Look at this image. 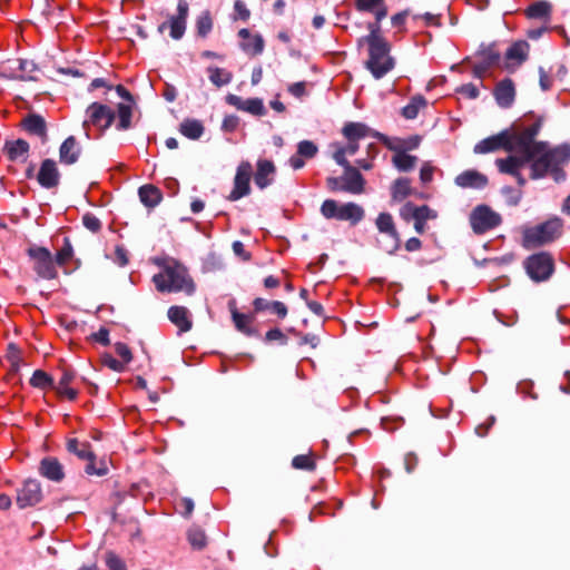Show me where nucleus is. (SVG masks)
Listing matches in <instances>:
<instances>
[{"label": "nucleus", "mask_w": 570, "mask_h": 570, "mask_svg": "<svg viewBox=\"0 0 570 570\" xmlns=\"http://www.w3.org/2000/svg\"><path fill=\"white\" fill-rule=\"evenodd\" d=\"M541 126L542 121L537 119L530 125L510 130L515 154L495 160L499 171L515 177L520 186L525 184V178L520 173L525 165H530L532 179L548 174L556 181L564 179L561 167L570 159V148L566 145L552 148L547 142L534 141Z\"/></svg>", "instance_id": "obj_1"}, {"label": "nucleus", "mask_w": 570, "mask_h": 570, "mask_svg": "<svg viewBox=\"0 0 570 570\" xmlns=\"http://www.w3.org/2000/svg\"><path fill=\"white\" fill-rule=\"evenodd\" d=\"M159 266L161 267L160 272L153 276V282L158 292L194 294L195 283L183 264L176 259L167 258Z\"/></svg>", "instance_id": "obj_2"}, {"label": "nucleus", "mask_w": 570, "mask_h": 570, "mask_svg": "<svg viewBox=\"0 0 570 570\" xmlns=\"http://www.w3.org/2000/svg\"><path fill=\"white\" fill-rule=\"evenodd\" d=\"M370 30V35L365 38L368 46L366 67L375 79H381L394 68L395 62L390 55L389 42L380 33V27L371 24Z\"/></svg>", "instance_id": "obj_3"}, {"label": "nucleus", "mask_w": 570, "mask_h": 570, "mask_svg": "<svg viewBox=\"0 0 570 570\" xmlns=\"http://www.w3.org/2000/svg\"><path fill=\"white\" fill-rule=\"evenodd\" d=\"M563 233V220L553 216L548 220L522 228V246L531 249L557 240Z\"/></svg>", "instance_id": "obj_4"}, {"label": "nucleus", "mask_w": 570, "mask_h": 570, "mask_svg": "<svg viewBox=\"0 0 570 570\" xmlns=\"http://www.w3.org/2000/svg\"><path fill=\"white\" fill-rule=\"evenodd\" d=\"M346 142L335 141L330 145L333 159L341 166L350 165L347 158L360 148L358 141L370 134V128L362 122H347L342 128Z\"/></svg>", "instance_id": "obj_5"}, {"label": "nucleus", "mask_w": 570, "mask_h": 570, "mask_svg": "<svg viewBox=\"0 0 570 570\" xmlns=\"http://www.w3.org/2000/svg\"><path fill=\"white\" fill-rule=\"evenodd\" d=\"M115 111L100 102L90 104L85 114L82 129L88 139L99 138L114 122Z\"/></svg>", "instance_id": "obj_6"}, {"label": "nucleus", "mask_w": 570, "mask_h": 570, "mask_svg": "<svg viewBox=\"0 0 570 570\" xmlns=\"http://www.w3.org/2000/svg\"><path fill=\"white\" fill-rule=\"evenodd\" d=\"M321 214L326 219L350 222L356 225L364 218V209L355 203L340 204L334 199H326L321 206Z\"/></svg>", "instance_id": "obj_7"}, {"label": "nucleus", "mask_w": 570, "mask_h": 570, "mask_svg": "<svg viewBox=\"0 0 570 570\" xmlns=\"http://www.w3.org/2000/svg\"><path fill=\"white\" fill-rule=\"evenodd\" d=\"M344 174L338 178H328L327 185L331 190H344L351 194H361L364 190V179L360 171L351 165L343 166Z\"/></svg>", "instance_id": "obj_8"}, {"label": "nucleus", "mask_w": 570, "mask_h": 570, "mask_svg": "<svg viewBox=\"0 0 570 570\" xmlns=\"http://www.w3.org/2000/svg\"><path fill=\"white\" fill-rule=\"evenodd\" d=\"M32 267L37 275L45 279H52L57 276L56 266L51 253L45 247L32 246L28 249Z\"/></svg>", "instance_id": "obj_9"}, {"label": "nucleus", "mask_w": 570, "mask_h": 570, "mask_svg": "<svg viewBox=\"0 0 570 570\" xmlns=\"http://www.w3.org/2000/svg\"><path fill=\"white\" fill-rule=\"evenodd\" d=\"M470 224L475 234H484L501 224V216L485 205H480L470 215Z\"/></svg>", "instance_id": "obj_10"}, {"label": "nucleus", "mask_w": 570, "mask_h": 570, "mask_svg": "<svg viewBox=\"0 0 570 570\" xmlns=\"http://www.w3.org/2000/svg\"><path fill=\"white\" fill-rule=\"evenodd\" d=\"M553 259L548 253L534 254L525 261L528 275L537 282L548 279L553 272Z\"/></svg>", "instance_id": "obj_11"}, {"label": "nucleus", "mask_w": 570, "mask_h": 570, "mask_svg": "<svg viewBox=\"0 0 570 570\" xmlns=\"http://www.w3.org/2000/svg\"><path fill=\"white\" fill-rule=\"evenodd\" d=\"M500 149L507 150L511 154H515V148L512 141L510 130H503L498 135L490 136L479 141L474 146L473 151L475 154H489L498 151Z\"/></svg>", "instance_id": "obj_12"}, {"label": "nucleus", "mask_w": 570, "mask_h": 570, "mask_svg": "<svg viewBox=\"0 0 570 570\" xmlns=\"http://www.w3.org/2000/svg\"><path fill=\"white\" fill-rule=\"evenodd\" d=\"M253 175V167L248 161H242L234 177V187L228 195L232 202L238 200L250 193V177Z\"/></svg>", "instance_id": "obj_13"}, {"label": "nucleus", "mask_w": 570, "mask_h": 570, "mask_svg": "<svg viewBox=\"0 0 570 570\" xmlns=\"http://www.w3.org/2000/svg\"><path fill=\"white\" fill-rule=\"evenodd\" d=\"M375 226L381 234H384L389 237V243L382 248L387 254H393L400 246V235L395 227L394 219L389 213H381L375 219Z\"/></svg>", "instance_id": "obj_14"}, {"label": "nucleus", "mask_w": 570, "mask_h": 570, "mask_svg": "<svg viewBox=\"0 0 570 570\" xmlns=\"http://www.w3.org/2000/svg\"><path fill=\"white\" fill-rule=\"evenodd\" d=\"M116 92L118 96L124 99V102H119L117 105V125L116 128L118 130H127L131 127V117L135 106V100L132 95L121 85L116 87Z\"/></svg>", "instance_id": "obj_15"}, {"label": "nucleus", "mask_w": 570, "mask_h": 570, "mask_svg": "<svg viewBox=\"0 0 570 570\" xmlns=\"http://www.w3.org/2000/svg\"><path fill=\"white\" fill-rule=\"evenodd\" d=\"M42 499L40 483L35 479L26 480L17 491L16 502L20 509L33 507Z\"/></svg>", "instance_id": "obj_16"}, {"label": "nucleus", "mask_w": 570, "mask_h": 570, "mask_svg": "<svg viewBox=\"0 0 570 570\" xmlns=\"http://www.w3.org/2000/svg\"><path fill=\"white\" fill-rule=\"evenodd\" d=\"M188 10V3L180 0L177 6V14L170 17L168 22L160 24L159 30L164 31L166 28H169L171 38L180 39L185 33Z\"/></svg>", "instance_id": "obj_17"}, {"label": "nucleus", "mask_w": 570, "mask_h": 570, "mask_svg": "<svg viewBox=\"0 0 570 570\" xmlns=\"http://www.w3.org/2000/svg\"><path fill=\"white\" fill-rule=\"evenodd\" d=\"M529 56V43L525 41H517L511 45L504 55V68L514 70L520 67Z\"/></svg>", "instance_id": "obj_18"}, {"label": "nucleus", "mask_w": 570, "mask_h": 570, "mask_svg": "<svg viewBox=\"0 0 570 570\" xmlns=\"http://www.w3.org/2000/svg\"><path fill=\"white\" fill-rule=\"evenodd\" d=\"M226 101L236 109L254 116H263L265 114L263 100L259 98L243 99L236 95H228Z\"/></svg>", "instance_id": "obj_19"}, {"label": "nucleus", "mask_w": 570, "mask_h": 570, "mask_svg": "<svg viewBox=\"0 0 570 570\" xmlns=\"http://www.w3.org/2000/svg\"><path fill=\"white\" fill-rule=\"evenodd\" d=\"M276 167L272 160L258 159L254 181L258 188L264 189L274 181Z\"/></svg>", "instance_id": "obj_20"}, {"label": "nucleus", "mask_w": 570, "mask_h": 570, "mask_svg": "<svg viewBox=\"0 0 570 570\" xmlns=\"http://www.w3.org/2000/svg\"><path fill=\"white\" fill-rule=\"evenodd\" d=\"M240 48L249 56L261 55L264 50V39L258 33H252L248 29H240Z\"/></svg>", "instance_id": "obj_21"}, {"label": "nucleus", "mask_w": 570, "mask_h": 570, "mask_svg": "<svg viewBox=\"0 0 570 570\" xmlns=\"http://www.w3.org/2000/svg\"><path fill=\"white\" fill-rule=\"evenodd\" d=\"M38 470L41 476L52 482H61L65 478L63 465L52 456L43 458Z\"/></svg>", "instance_id": "obj_22"}, {"label": "nucleus", "mask_w": 570, "mask_h": 570, "mask_svg": "<svg viewBox=\"0 0 570 570\" xmlns=\"http://www.w3.org/2000/svg\"><path fill=\"white\" fill-rule=\"evenodd\" d=\"M169 321L179 330L185 333L191 330L193 320L189 309L185 306L174 305L168 309Z\"/></svg>", "instance_id": "obj_23"}, {"label": "nucleus", "mask_w": 570, "mask_h": 570, "mask_svg": "<svg viewBox=\"0 0 570 570\" xmlns=\"http://www.w3.org/2000/svg\"><path fill=\"white\" fill-rule=\"evenodd\" d=\"M455 184L461 188L482 189L488 185V177L475 169H469L455 177Z\"/></svg>", "instance_id": "obj_24"}, {"label": "nucleus", "mask_w": 570, "mask_h": 570, "mask_svg": "<svg viewBox=\"0 0 570 570\" xmlns=\"http://www.w3.org/2000/svg\"><path fill=\"white\" fill-rule=\"evenodd\" d=\"M59 178L56 163L52 159L43 160L38 173L39 184L45 188H52L58 185Z\"/></svg>", "instance_id": "obj_25"}, {"label": "nucleus", "mask_w": 570, "mask_h": 570, "mask_svg": "<svg viewBox=\"0 0 570 570\" xmlns=\"http://www.w3.org/2000/svg\"><path fill=\"white\" fill-rule=\"evenodd\" d=\"M494 97L499 106L503 108L510 107L515 97V87L511 79L505 78L498 82L494 88Z\"/></svg>", "instance_id": "obj_26"}, {"label": "nucleus", "mask_w": 570, "mask_h": 570, "mask_svg": "<svg viewBox=\"0 0 570 570\" xmlns=\"http://www.w3.org/2000/svg\"><path fill=\"white\" fill-rule=\"evenodd\" d=\"M229 309L232 313V318H233L234 325L237 328V331H239L240 333H243L247 336L253 335L255 333L254 327H253V324L255 321L254 315L253 314H244V313L238 312V309L236 308L235 302L229 303Z\"/></svg>", "instance_id": "obj_27"}, {"label": "nucleus", "mask_w": 570, "mask_h": 570, "mask_svg": "<svg viewBox=\"0 0 570 570\" xmlns=\"http://www.w3.org/2000/svg\"><path fill=\"white\" fill-rule=\"evenodd\" d=\"M80 147L73 136L68 137L60 146V161L66 165L75 164L80 156Z\"/></svg>", "instance_id": "obj_28"}, {"label": "nucleus", "mask_w": 570, "mask_h": 570, "mask_svg": "<svg viewBox=\"0 0 570 570\" xmlns=\"http://www.w3.org/2000/svg\"><path fill=\"white\" fill-rule=\"evenodd\" d=\"M253 307L256 313L269 309L275 313L281 320L287 316V307L283 302L273 301L268 302L264 298L257 297L253 301Z\"/></svg>", "instance_id": "obj_29"}, {"label": "nucleus", "mask_w": 570, "mask_h": 570, "mask_svg": "<svg viewBox=\"0 0 570 570\" xmlns=\"http://www.w3.org/2000/svg\"><path fill=\"white\" fill-rule=\"evenodd\" d=\"M356 8L360 11L372 12L376 18V23L384 19L387 14L384 0H356Z\"/></svg>", "instance_id": "obj_30"}, {"label": "nucleus", "mask_w": 570, "mask_h": 570, "mask_svg": "<svg viewBox=\"0 0 570 570\" xmlns=\"http://www.w3.org/2000/svg\"><path fill=\"white\" fill-rule=\"evenodd\" d=\"M140 202L148 208L156 207L163 199L159 188L154 185H144L138 190Z\"/></svg>", "instance_id": "obj_31"}, {"label": "nucleus", "mask_w": 570, "mask_h": 570, "mask_svg": "<svg viewBox=\"0 0 570 570\" xmlns=\"http://www.w3.org/2000/svg\"><path fill=\"white\" fill-rule=\"evenodd\" d=\"M436 217L438 214L435 210L425 205L420 206V209L415 210V217L413 218L416 233L423 234L426 230V222L435 219Z\"/></svg>", "instance_id": "obj_32"}, {"label": "nucleus", "mask_w": 570, "mask_h": 570, "mask_svg": "<svg viewBox=\"0 0 570 570\" xmlns=\"http://www.w3.org/2000/svg\"><path fill=\"white\" fill-rule=\"evenodd\" d=\"M552 7L547 1H537L529 6L525 10V16L530 19H544L549 21Z\"/></svg>", "instance_id": "obj_33"}, {"label": "nucleus", "mask_w": 570, "mask_h": 570, "mask_svg": "<svg viewBox=\"0 0 570 570\" xmlns=\"http://www.w3.org/2000/svg\"><path fill=\"white\" fill-rule=\"evenodd\" d=\"M179 131L189 139H198L204 134V126L197 119H185L179 127Z\"/></svg>", "instance_id": "obj_34"}, {"label": "nucleus", "mask_w": 570, "mask_h": 570, "mask_svg": "<svg viewBox=\"0 0 570 570\" xmlns=\"http://www.w3.org/2000/svg\"><path fill=\"white\" fill-rule=\"evenodd\" d=\"M6 150L11 160H21L24 159L28 154L29 144L22 139H18L7 142Z\"/></svg>", "instance_id": "obj_35"}, {"label": "nucleus", "mask_w": 570, "mask_h": 570, "mask_svg": "<svg viewBox=\"0 0 570 570\" xmlns=\"http://www.w3.org/2000/svg\"><path fill=\"white\" fill-rule=\"evenodd\" d=\"M207 73L212 83L218 88L228 85L233 78L232 72L218 67H208Z\"/></svg>", "instance_id": "obj_36"}, {"label": "nucleus", "mask_w": 570, "mask_h": 570, "mask_svg": "<svg viewBox=\"0 0 570 570\" xmlns=\"http://www.w3.org/2000/svg\"><path fill=\"white\" fill-rule=\"evenodd\" d=\"M72 379L73 375L70 372H63L56 387L58 394L61 397L68 399L70 401L75 400L78 394L77 391L70 386Z\"/></svg>", "instance_id": "obj_37"}, {"label": "nucleus", "mask_w": 570, "mask_h": 570, "mask_svg": "<svg viewBox=\"0 0 570 570\" xmlns=\"http://www.w3.org/2000/svg\"><path fill=\"white\" fill-rule=\"evenodd\" d=\"M411 193V181L407 178L396 179L391 189L392 198L396 202L405 199Z\"/></svg>", "instance_id": "obj_38"}, {"label": "nucleus", "mask_w": 570, "mask_h": 570, "mask_svg": "<svg viewBox=\"0 0 570 570\" xmlns=\"http://www.w3.org/2000/svg\"><path fill=\"white\" fill-rule=\"evenodd\" d=\"M67 449L69 452L76 454L79 459H92V451L90 449V444L87 442H79L77 439H70L67 442Z\"/></svg>", "instance_id": "obj_39"}, {"label": "nucleus", "mask_w": 570, "mask_h": 570, "mask_svg": "<svg viewBox=\"0 0 570 570\" xmlns=\"http://www.w3.org/2000/svg\"><path fill=\"white\" fill-rule=\"evenodd\" d=\"M416 160L417 158L415 156L409 155L404 150L395 153L392 158L394 166L400 171L411 170L415 166Z\"/></svg>", "instance_id": "obj_40"}, {"label": "nucleus", "mask_w": 570, "mask_h": 570, "mask_svg": "<svg viewBox=\"0 0 570 570\" xmlns=\"http://www.w3.org/2000/svg\"><path fill=\"white\" fill-rule=\"evenodd\" d=\"M426 106V101L422 96L413 97L410 102L402 109V115L406 119H414L421 109Z\"/></svg>", "instance_id": "obj_41"}, {"label": "nucleus", "mask_w": 570, "mask_h": 570, "mask_svg": "<svg viewBox=\"0 0 570 570\" xmlns=\"http://www.w3.org/2000/svg\"><path fill=\"white\" fill-rule=\"evenodd\" d=\"M24 128L36 135L43 136L46 134V122L38 115H30L23 121Z\"/></svg>", "instance_id": "obj_42"}, {"label": "nucleus", "mask_w": 570, "mask_h": 570, "mask_svg": "<svg viewBox=\"0 0 570 570\" xmlns=\"http://www.w3.org/2000/svg\"><path fill=\"white\" fill-rule=\"evenodd\" d=\"M30 384L33 387L45 390V389L51 387L53 382H52V379L46 372H43L41 370H37L33 372V374L30 379Z\"/></svg>", "instance_id": "obj_43"}, {"label": "nucleus", "mask_w": 570, "mask_h": 570, "mask_svg": "<svg viewBox=\"0 0 570 570\" xmlns=\"http://www.w3.org/2000/svg\"><path fill=\"white\" fill-rule=\"evenodd\" d=\"M292 465L294 469L306 471H313L316 466L314 456L312 454L296 455L292 461Z\"/></svg>", "instance_id": "obj_44"}, {"label": "nucleus", "mask_w": 570, "mask_h": 570, "mask_svg": "<svg viewBox=\"0 0 570 570\" xmlns=\"http://www.w3.org/2000/svg\"><path fill=\"white\" fill-rule=\"evenodd\" d=\"M197 33L200 37H206L213 28V19L208 11L203 12L196 22Z\"/></svg>", "instance_id": "obj_45"}, {"label": "nucleus", "mask_w": 570, "mask_h": 570, "mask_svg": "<svg viewBox=\"0 0 570 570\" xmlns=\"http://www.w3.org/2000/svg\"><path fill=\"white\" fill-rule=\"evenodd\" d=\"M303 158L305 159H312L316 156L318 148L317 146L311 141V140H302L297 144V150H296Z\"/></svg>", "instance_id": "obj_46"}, {"label": "nucleus", "mask_w": 570, "mask_h": 570, "mask_svg": "<svg viewBox=\"0 0 570 570\" xmlns=\"http://www.w3.org/2000/svg\"><path fill=\"white\" fill-rule=\"evenodd\" d=\"M188 541L195 549H203L207 542L205 532L199 528H193L188 531Z\"/></svg>", "instance_id": "obj_47"}, {"label": "nucleus", "mask_w": 570, "mask_h": 570, "mask_svg": "<svg viewBox=\"0 0 570 570\" xmlns=\"http://www.w3.org/2000/svg\"><path fill=\"white\" fill-rule=\"evenodd\" d=\"M73 256V248L68 238H65L63 246L57 253V263L66 265Z\"/></svg>", "instance_id": "obj_48"}, {"label": "nucleus", "mask_w": 570, "mask_h": 570, "mask_svg": "<svg viewBox=\"0 0 570 570\" xmlns=\"http://www.w3.org/2000/svg\"><path fill=\"white\" fill-rule=\"evenodd\" d=\"M101 362L105 366H107L108 368H110L115 372H122L126 368L125 362H121L120 360L115 358L110 354L102 355Z\"/></svg>", "instance_id": "obj_49"}, {"label": "nucleus", "mask_w": 570, "mask_h": 570, "mask_svg": "<svg viewBox=\"0 0 570 570\" xmlns=\"http://www.w3.org/2000/svg\"><path fill=\"white\" fill-rule=\"evenodd\" d=\"M88 463L85 468V471L89 475H98L102 476L107 474L108 469L105 463H101L99 468L96 466L95 455L92 454V459H87Z\"/></svg>", "instance_id": "obj_50"}, {"label": "nucleus", "mask_w": 570, "mask_h": 570, "mask_svg": "<svg viewBox=\"0 0 570 570\" xmlns=\"http://www.w3.org/2000/svg\"><path fill=\"white\" fill-rule=\"evenodd\" d=\"M175 507L177 511L185 517H189L194 511V502L189 498H180L175 503Z\"/></svg>", "instance_id": "obj_51"}, {"label": "nucleus", "mask_w": 570, "mask_h": 570, "mask_svg": "<svg viewBox=\"0 0 570 570\" xmlns=\"http://www.w3.org/2000/svg\"><path fill=\"white\" fill-rule=\"evenodd\" d=\"M106 564L109 570H127L125 562L114 552L106 554Z\"/></svg>", "instance_id": "obj_52"}, {"label": "nucleus", "mask_w": 570, "mask_h": 570, "mask_svg": "<svg viewBox=\"0 0 570 570\" xmlns=\"http://www.w3.org/2000/svg\"><path fill=\"white\" fill-rule=\"evenodd\" d=\"M115 351L117 355L120 357V361L125 362L126 365L131 362L132 354L127 344L121 342L116 343Z\"/></svg>", "instance_id": "obj_53"}, {"label": "nucleus", "mask_w": 570, "mask_h": 570, "mask_svg": "<svg viewBox=\"0 0 570 570\" xmlns=\"http://www.w3.org/2000/svg\"><path fill=\"white\" fill-rule=\"evenodd\" d=\"M83 226L92 233H97L101 228L100 220L92 214H86L82 216Z\"/></svg>", "instance_id": "obj_54"}, {"label": "nucleus", "mask_w": 570, "mask_h": 570, "mask_svg": "<svg viewBox=\"0 0 570 570\" xmlns=\"http://www.w3.org/2000/svg\"><path fill=\"white\" fill-rule=\"evenodd\" d=\"M234 12L235 19H240L243 21H247L250 17V12L247 9L246 4L242 0H236L234 3Z\"/></svg>", "instance_id": "obj_55"}, {"label": "nucleus", "mask_w": 570, "mask_h": 570, "mask_svg": "<svg viewBox=\"0 0 570 570\" xmlns=\"http://www.w3.org/2000/svg\"><path fill=\"white\" fill-rule=\"evenodd\" d=\"M456 91L469 99H476L480 94L479 88L473 83L462 85Z\"/></svg>", "instance_id": "obj_56"}, {"label": "nucleus", "mask_w": 570, "mask_h": 570, "mask_svg": "<svg viewBox=\"0 0 570 570\" xmlns=\"http://www.w3.org/2000/svg\"><path fill=\"white\" fill-rule=\"evenodd\" d=\"M239 125V118L235 115H228L224 118L222 129L226 132H233Z\"/></svg>", "instance_id": "obj_57"}, {"label": "nucleus", "mask_w": 570, "mask_h": 570, "mask_svg": "<svg viewBox=\"0 0 570 570\" xmlns=\"http://www.w3.org/2000/svg\"><path fill=\"white\" fill-rule=\"evenodd\" d=\"M420 209V206H415L414 204L412 203H406L400 210V216L402 217V219H404L405 222H410V220H413V218L415 217V210H419Z\"/></svg>", "instance_id": "obj_58"}, {"label": "nucleus", "mask_w": 570, "mask_h": 570, "mask_svg": "<svg viewBox=\"0 0 570 570\" xmlns=\"http://www.w3.org/2000/svg\"><path fill=\"white\" fill-rule=\"evenodd\" d=\"M434 171H435V168L430 163L423 164V166L420 170L421 181L423 184H428V183L432 181Z\"/></svg>", "instance_id": "obj_59"}, {"label": "nucleus", "mask_w": 570, "mask_h": 570, "mask_svg": "<svg viewBox=\"0 0 570 570\" xmlns=\"http://www.w3.org/2000/svg\"><path fill=\"white\" fill-rule=\"evenodd\" d=\"M112 259L119 266H125V265L128 264V252L124 247L117 246L115 248V253H114Z\"/></svg>", "instance_id": "obj_60"}, {"label": "nucleus", "mask_w": 570, "mask_h": 570, "mask_svg": "<svg viewBox=\"0 0 570 570\" xmlns=\"http://www.w3.org/2000/svg\"><path fill=\"white\" fill-rule=\"evenodd\" d=\"M498 60H499V55L498 53L489 55V61H488V63L485 66L476 65L474 67V69H473L474 76L478 77V78H482L483 73L487 70V67L492 65V63H495Z\"/></svg>", "instance_id": "obj_61"}, {"label": "nucleus", "mask_w": 570, "mask_h": 570, "mask_svg": "<svg viewBox=\"0 0 570 570\" xmlns=\"http://www.w3.org/2000/svg\"><path fill=\"white\" fill-rule=\"evenodd\" d=\"M540 87L543 91L549 90L552 87V78L544 71L543 68H540Z\"/></svg>", "instance_id": "obj_62"}, {"label": "nucleus", "mask_w": 570, "mask_h": 570, "mask_svg": "<svg viewBox=\"0 0 570 570\" xmlns=\"http://www.w3.org/2000/svg\"><path fill=\"white\" fill-rule=\"evenodd\" d=\"M265 338L268 342H273V341L284 342L286 340V337L283 334V332L281 330H278V328H272V330L267 331L266 335H265Z\"/></svg>", "instance_id": "obj_63"}, {"label": "nucleus", "mask_w": 570, "mask_h": 570, "mask_svg": "<svg viewBox=\"0 0 570 570\" xmlns=\"http://www.w3.org/2000/svg\"><path fill=\"white\" fill-rule=\"evenodd\" d=\"M305 158H303L297 151L289 159L288 164L294 170H298L305 166Z\"/></svg>", "instance_id": "obj_64"}]
</instances>
